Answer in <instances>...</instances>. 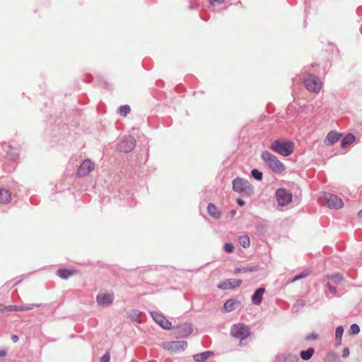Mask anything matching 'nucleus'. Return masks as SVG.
I'll return each instance as SVG.
<instances>
[{
  "instance_id": "nucleus-29",
  "label": "nucleus",
  "mask_w": 362,
  "mask_h": 362,
  "mask_svg": "<svg viewBox=\"0 0 362 362\" xmlns=\"http://www.w3.org/2000/svg\"><path fill=\"white\" fill-rule=\"evenodd\" d=\"M325 362H340V359L336 354L329 353L326 356Z\"/></svg>"
},
{
  "instance_id": "nucleus-50",
  "label": "nucleus",
  "mask_w": 362,
  "mask_h": 362,
  "mask_svg": "<svg viewBox=\"0 0 362 362\" xmlns=\"http://www.w3.org/2000/svg\"><path fill=\"white\" fill-rule=\"evenodd\" d=\"M358 216L360 218H362V210L359 211V212L358 213Z\"/></svg>"
},
{
  "instance_id": "nucleus-51",
  "label": "nucleus",
  "mask_w": 362,
  "mask_h": 362,
  "mask_svg": "<svg viewBox=\"0 0 362 362\" xmlns=\"http://www.w3.org/2000/svg\"><path fill=\"white\" fill-rule=\"evenodd\" d=\"M189 8H194V6H193L192 4H190V5H189Z\"/></svg>"
},
{
  "instance_id": "nucleus-40",
  "label": "nucleus",
  "mask_w": 362,
  "mask_h": 362,
  "mask_svg": "<svg viewBox=\"0 0 362 362\" xmlns=\"http://www.w3.org/2000/svg\"><path fill=\"white\" fill-rule=\"evenodd\" d=\"M110 355L107 353L101 357L100 362H110Z\"/></svg>"
},
{
  "instance_id": "nucleus-19",
  "label": "nucleus",
  "mask_w": 362,
  "mask_h": 362,
  "mask_svg": "<svg viewBox=\"0 0 362 362\" xmlns=\"http://www.w3.org/2000/svg\"><path fill=\"white\" fill-rule=\"evenodd\" d=\"M6 157L12 160H16L18 158L19 151L17 148L7 146L6 149Z\"/></svg>"
},
{
  "instance_id": "nucleus-20",
  "label": "nucleus",
  "mask_w": 362,
  "mask_h": 362,
  "mask_svg": "<svg viewBox=\"0 0 362 362\" xmlns=\"http://www.w3.org/2000/svg\"><path fill=\"white\" fill-rule=\"evenodd\" d=\"M240 302L235 299H229L223 305V309L226 312H231L235 310L239 305Z\"/></svg>"
},
{
  "instance_id": "nucleus-37",
  "label": "nucleus",
  "mask_w": 362,
  "mask_h": 362,
  "mask_svg": "<svg viewBox=\"0 0 362 362\" xmlns=\"http://www.w3.org/2000/svg\"><path fill=\"white\" fill-rule=\"evenodd\" d=\"M223 250L227 253H231L234 250V247L231 243H226L223 245Z\"/></svg>"
},
{
  "instance_id": "nucleus-46",
  "label": "nucleus",
  "mask_w": 362,
  "mask_h": 362,
  "mask_svg": "<svg viewBox=\"0 0 362 362\" xmlns=\"http://www.w3.org/2000/svg\"><path fill=\"white\" fill-rule=\"evenodd\" d=\"M11 339H12V341H13L14 343H16V342H17V341H18V337L17 335H16V334H13V335L11 336Z\"/></svg>"
},
{
  "instance_id": "nucleus-28",
  "label": "nucleus",
  "mask_w": 362,
  "mask_h": 362,
  "mask_svg": "<svg viewBox=\"0 0 362 362\" xmlns=\"http://www.w3.org/2000/svg\"><path fill=\"white\" fill-rule=\"evenodd\" d=\"M238 242L241 246H243L244 248H247L250 247V240L247 235H244L242 236H240L238 238Z\"/></svg>"
},
{
  "instance_id": "nucleus-5",
  "label": "nucleus",
  "mask_w": 362,
  "mask_h": 362,
  "mask_svg": "<svg viewBox=\"0 0 362 362\" xmlns=\"http://www.w3.org/2000/svg\"><path fill=\"white\" fill-rule=\"evenodd\" d=\"M230 332L233 337L240 339V341H243L250 335V328L243 324L234 325L231 327Z\"/></svg>"
},
{
  "instance_id": "nucleus-35",
  "label": "nucleus",
  "mask_w": 362,
  "mask_h": 362,
  "mask_svg": "<svg viewBox=\"0 0 362 362\" xmlns=\"http://www.w3.org/2000/svg\"><path fill=\"white\" fill-rule=\"evenodd\" d=\"M344 333V327L342 326H338L335 330V338H342Z\"/></svg>"
},
{
  "instance_id": "nucleus-33",
  "label": "nucleus",
  "mask_w": 362,
  "mask_h": 362,
  "mask_svg": "<svg viewBox=\"0 0 362 362\" xmlns=\"http://www.w3.org/2000/svg\"><path fill=\"white\" fill-rule=\"evenodd\" d=\"M119 110L120 114L123 115L124 116H126L128 113H129L130 110H131L130 107L127 105L120 106Z\"/></svg>"
},
{
  "instance_id": "nucleus-31",
  "label": "nucleus",
  "mask_w": 362,
  "mask_h": 362,
  "mask_svg": "<svg viewBox=\"0 0 362 362\" xmlns=\"http://www.w3.org/2000/svg\"><path fill=\"white\" fill-rule=\"evenodd\" d=\"M305 305V301L303 299H298L293 306V309L296 311L299 310V309L303 308Z\"/></svg>"
},
{
  "instance_id": "nucleus-38",
  "label": "nucleus",
  "mask_w": 362,
  "mask_h": 362,
  "mask_svg": "<svg viewBox=\"0 0 362 362\" xmlns=\"http://www.w3.org/2000/svg\"><path fill=\"white\" fill-rule=\"evenodd\" d=\"M254 269L252 268L249 267H243V268H235V273L238 274L240 272H252Z\"/></svg>"
},
{
  "instance_id": "nucleus-9",
  "label": "nucleus",
  "mask_w": 362,
  "mask_h": 362,
  "mask_svg": "<svg viewBox=\"0 0 362 362\" xmlns=\"http://www.w3.org/2000/svg\"><path fill=\"white\" fill-rule=\"evenodd\" d=\"M115 299L113 292L98 293L96 296V302L101 307H107L110 305Z\"/></svg>"
},
{
  "instance_id": "nucleus-44",
  "label": "nucleus",
  "mask_w": 362,
  "mask_h": 362,
  "mask_svg": "<svg viewBox=\"0 0 362 362\" xmlns=\"http://www.w3.org/2000/svg\"><path fill=\"white\" fill-rule=\"evenodd\" d=\"M223 1H224V0H209V2L211 4V5H212V6H215L216 4L222 3Z\"/></svg>"
},
{
  "instance_id": "nucleus-42",
  "label": "nucleus",
  "mask_w": 362,
  "mask_h": 362,
  "mask_svg": "<svg viewBox=\"0 0 362 362\" xmlns=\"http://www.w3.org/2000/svg\"><path fill=\"white\" fill-rule=\"evenodd\" d=\"M327 287L328 288L329 291L332 293H336V288L333 286H332L329 283H327Z\"/></svg>"
},
{
  "instance_id": "nucleus-30",
  "label": "nucleus",
  "mask_w": 362,
  "mask_h": 362,
  "mask_svg": "<svg viewBox=\"0 0 362 362\" xmlns=\"http://www.w3.org/2000/svg\"><path fill=\"white\" fill-rule=\"evenodd\" d=\"M251 175L256 180L260 181L262 180V173L257 169L252 170Z\"/></svg>"
},
{
  "instance_id": "nucleus-16",
  "label": "nucleus",
  "mask_w": 362,
  "mask_h": 362,
  "mask_svg": "<svg viewBox=\"0 0 362 362\" xmlns=\"http://www.w3.org/2000/svg\"><path fill=\"white\" fill-rule=\"evenodd\" d=\"M192 327L190 323H184L177 327V332L182 337H187L192 332Z\"/></svg>"
},
{
  "instance_id": "nucleus-41",
  "label": "nucleus",
  "mask_w": 362,
  "mask_h": 362,
  "mask_svg": "<svg viewBox=\"0 0 362 362\" xmlns=\"http://www.w3.org/2000/svg\"><path fill=\"white\" fill-rule=\"evenodd\" d=\"M350 354V351L349 348H344L342 351V357L343 358H347Z\"/></svg>"
},
{
  "instance_id": "nucleus-21",
  "label": "nucleus",
  "mask_w": 362,
  "mask_h": 362,
  "mask_svg": "<svg viewBox=\"0 0 362 362\" xmlns=\"http://www.w3.org/2000/svg\"><path fill=\"white\" fill-rule=\"evenodd\" d=\"M207 211L209 214L216 218H220L221 217V213L218 208L212 203H209L207 206Z\"/></svg>"
},
{
  "instance_id": "nucleus-8",
  "label": "nucleus",
  "mask_w": 362,
  "mask_h": 362,
  "mask_svg": "<svg viewBox=\"0 0 362 362\" xmlns=\"http://www.w3.org/2000/svg\"><path fill=\"white\" fill-rule=\"evenodd\" d=\"M279 205L284 206L292 201V194L284 188H279L276 192Z\"/></svg>"
},
{
  "instance_id": "nucleus-26",
  "label": "nucleus",
  "mask_w": 362,
  "mask_h": 362,
  "mask_svg": "<svg viewBox=\"0 0 362 362\" xmlns=\"http://www.w3.org/2000/svg\"><path fill=\"white\" fill-rule=\"evenodd\" d=\"M57 274L62 279H67L71 276H72L74 274V272L70 271V270L66 269H61L57 270Z\"/></svg>"
},
{
  "instance_id": "nucleus-18",
  "label": "nucleus",
  "mask_w": 362,
  "mask_h": 362,
  "mask_svg": "<svg viewBox=\"0 0 362 362\" xmlns=\"http://www.w3.org/2000/svg\"><path fill=\"white\" fill-rule=\"evenodd\" d=\"M264 292L265 289L262 287L257 288L251 297V300L255 305H259L261 304Z\"/></svg>"
},
{
  "instance_id": "nucleus-34",
  "label": "nucleus",
  "mask_w": 362,
  "mask_h": 362,
  "mask_svg": "<svg viewBox=\"0 0 362 362\" xmlns=\"http://www.w3.org/2000/svg\"><path fill=\"white\" fill-rule=\"evenodd\" d=\"M329 278L336 284H339L343 279V277L340 274H335L334 275L330 276Z\"/></svg>"
},
{
  "instance_id": "nucleus-6",
  "label": "nucleus",
  "mask_w": 362,
  "mask_h": 362,
  "mask_svg": "<svg viewBox=\"0 0 362 362\" xmlns=\"http://www.w3.org/2000/svg\"><path fill=\"white\" fill-rule=\"evenodd\" d=\"M323 204L327 207L333 209H339L344 206L342 199L338 196L332 194H325Z\"/></svg>"
},
{
  "instance_id": "nucleus-11",
  "label": "nucleus",
  "mask_w": 362,
  "mask_h": 362,
  "mask_svg": "<svg viewBox=\"0 0 362 362\" xmlns=\"http://www.w3.org/2000/svg\"><path fill=\"white\" fill-rule=\"evenodd\" d=\"M151 315L153 320L165 329H170L172 327L171 322L165 318L162 314L156 311L151 312Z\"/></svg>"
},
{
  "instance_id": "nucleus-15",
  "label": "nucleus",
  "mask_w": 362,
  "mask_h": 362,
  "mask_svg": "<svg viewBox=\"0 0 362 362\" xmlns=\"http://www.w3.org/2000/svg\"><path fill=\"white\" fill-rule=\"evenodd\" d=\"M41 304L38 303H33L25 305H8V310L9 312L11 311H26L33 310L35 308H40L41 307Z\"/></svg>"
},
{
  "instance_id": "nucleus-12",
  "label": "nucleus",
  "mask_w": 362,
  "mask_h": 362,
  "mask_svg": "<svg viewBox=\"0 0 362 362\" xmlns=\"http://www.w3.org/2000/svg\"><path fill=\"white\" fill-rule=\"evenodd\" d=\"M95 165L90 160H85L78 168L77 174L79 177L88 175L93 170Z\"/></svg>"
},
{
  "instance_id": "nucleus-39",
  "label": "nucleus",
  "mask_w": 362,
  "mask_h": 362,
  "mask_svg": "<svg viewBox=\"0 0 362 362\" xmlns=\"http://www.w3.org/2000/svg\"><path fill=\"white\" fill-rule=\"evenodd\" d=\"M318 338V335L316 333H311L305 337V340L307 341H311V340H315Z\"/></svg>"
},
{
  "instance_id": "nucleus-45",
  "label": "nucleus",
  "mask_w": 362,
  "mask_h": 362,
  "mask_svg": "<svg viewBox=\"0 0 362 362\" xmlns=\"http://www.w3.org/2000/svg\"><path fill=\"white\" fill-rule=\"evenodd\" d=\"M237 203L240 206H243L245 204V202L240 198L237 199Z\"/></svg>"
},
{
  "instance_id": "nucleus-17",
  "label": "nucleus",
  "mask_w": 362,
  "mask_h": 362,
  "mask_svg": "<svg viewBox=\"0 0 362 362\" xmlns=\"http://www.w3.org/2000/svg\"><path fill=\"white\" fill-rule=\"evenodd\" d=\"M341 137V134L335 131L329 132L325 139V144L327 146L332 145L337 142Z\"/></svg>"
},
{
  "instance_id": "nucleus-23",
  "label": "nucleus",
  "mask_w": 362,
  "mask_h": 362,
  "mask_svg": "<svg viewBox=\"0 0 362 362\" xmlns=\"http://www.w3.org/2000/svg\"><path fill=\"white\" fill-rule=\"evenodd\" d=\"M11 198V192L8 189L0 188V204L9 202Z\"/></svg>"
},
{
  "instance_id": "nucleus-1",
  "label": "nucleus",
  "mask_w": 362,
  "mask_h": 362,
  "mask_svg": "<svg viewBox=\"0 0 362 362\" xmlns=\"http://www.w3.org/2000/svg\"><path fill=\"white\" fill-rule=\"evenodd\" d=\"M261 158L274 173L281 174L285 170L284 165L270 152L262 151Z\"/></svg>"
},
{
  "instance_id": "nucleus-24",
  "label": "nucleus",
  "mask_w": 362,
  "mask_h": 362,
  "mask_svg": "<svg viewBox=\"0 0 362 362\" xmlns=\"http://www.w3.org/2000/svg\"><path fill=\"white\" fill-rule=\"evenodd\" d=\"M355 139H356V137L354 135H353L351 134H349L346 136H345L341 141V146L342 148H345L346 146L354 143Z\"/></svg>"
},
{
  "instance_id": "nucleus-22",
  "label": "nucleus",
  "mask_w": 362,
  "mask_h": 362,
  "mask_svg": "<svg viewBox=\"0 0 362 362\" xmlns=\"http://www.w3.org/2000/svg\"><path fill=\"white\" fill-rule=\"evenodd\" d=\"M214 353L212 351H204L200 354H197L193 356V358L196 362H204L206 361L210 356H213Z\"/></svg>"
},
{
  "instance_id": "nucleus-49",
  "label": "nucleus",
  "mask_w": 362,
  "mask_h": 362,
  "mask_svg": "<svg viewBox=\"0 0 362 362\" xmlns=\"http://www.w3.org/2000/svg\"><path fill=\"white\" fill-rule=\"evenodd\" d=\"M230 214H231V216H234L236 214V211L235 210H233V211H231Z\"/></svg>"
},
{
  "instance_id": "nucleus-2",
  "label": "nucleus",
  "mask_w": 362,
  "mask_h": 362,
  "mask_svg": "<svg viewBox=\"0 0 362 362\" xmlns=\"http://www.w3.org/2000/svg\"><path fill=\"white\" fill-rule=\"evenodd\" d=\"M270 148L283 156H288L293 151V143L276 139L272 143Z\"/></svg>"
},
{
  "instance_id": "nucleus-43",
  "label": "nucleus",
  "mask_w": 362,
  "mask_h": 362,
  "mask_svg": "<svg viewBox=\"0 0 362 362\" xmlns=\"http://www.w3.org/2000/svg\"><path fill=\"white\" fill-rule=\"evenodd\" d=\"M4 312H9V310H8V306L0 303V313H4Z\"/></svg>"
},
{
  "instance_id": "nucleus-3",
  "label": "nucleus",
  "mask_w": 362,
  "mask_h": 362,
  "mask_svg": "<svg viewBox=\"0 0 362 362\" xmlns=\"http://www.w3.org/2000/svg\"><path fill=\"white\" fill-rule=\"evenodd\" d=\"M233 189L243 196H250L253 193V187L250 183L243 178L237 177L233 180Z\"/></svg>"
},
{
  "instance_id": "nucleus-47",
  "label": "nucleus",
  "mask_w": 362,
  "mask_h": 362,
  "mask_svg": "<svg viewBox=\"0 0 362 362\" xmlns=\"http://www.w3.org/2000/svg\"><path fill=\"white\" fill-rule=\"evenodd\" d=\"M7 354V351L6 350H0V357H4L5 356H6Z\"/></svg>"
},
{
  "instance_id": "nucleus-27",
  "label": "nucleus",
  "mask_w": 362,
  "mask_h": 362,
  "mask_svg": "<svg viewBox=\"0 0 362 362\" xmlns=\"http://www.w3.org/2000/svg\"><path fill=\"white\" fill-rule=\"evenodd\" d=\"M141 313L138 310H132L129 314V317L134 322H141Z\"/></svg>"
},
{
  "instance_id": "nucleus-14",
  "label": "nucleus",
  "mask_w": 362,
  "mask_h": 362,
  "mask_svg": "<svg viewBox=\"0 0 362 362\" xmlns=\"http://www.w3.org/2000/svg\"><path fill=\"white\" fill-rule=\"evenodd\" d=\"M298 357L291 354H279L275 357V362H298Z\"/></svg>"
},
{
  "instance_id": "nucleus-32",
  "label": "nucleus",
  "mask_w": 362,
  "mask_h": 362,
  "mask_svg": "<svg viewBox=\"0 0 362 362\" xmlns=\"http://www.w3.org/2000/svg\"><path fill=\"white\" fill-rule=\"evenodd\" d=\"M309 274L308 272H303L300 274L296 275L295 277H293L292 279L289 281V283H293L296 282L298 280L302 279L303 278H305Z\"/></svg>"
},
{
  "instance_id": "nucleus-10",
  "label": "nucleus",
  "mask_w": 362,
  "mask_h": 362,
  "mask_svg": "<svg viewBox=\"0 0 362 362\" xmlns=\"http://www.w3.org/2000/svg\"><path fill=\"white\" fill-rule=\"evenodd\" d=\"M135 142L136 140L133 136H126L118 144V148L125 153L130 152L134 148Z\"/></svg>"
},
{
  "instance_id": "nucleus-4",
  "label": "nucleus",
  "mask_w": 362,
  "mask_h": 362,
  "mask_svg": "<svg viewBox=\"0 0 362 362\" xmlns=\"http://www.w3.org/2000/svg\"><path fill=\"white\" fill-rule=\"evenodd\" d=\"M304 85L305 88L313 93H319L322 88V82L320 78L313 75L308 74L304 78Z\"/></svg>"
},
{
  "instance_id": "nucleus-7",
  "label": "nucleus",
  "mask_w": 362,
  "mask_h": 362,
  "mask_svg": "<svg viewBox=\"0 0 362 362\" xmlns=\"http://www.w3.org/2000/svg\"><path fill=\"white\" fill-rule=\"evenodd\" d=\"M187 346L185 341H167L163 344V347L165 350L170 351L172 353H177L184 351Z\"/></svg>"
},
{
  "instance_id": "nucleus-25",
  "label": "nucleus",
  "mask_w": 362,
  "mask_h": 362,
  "mask_svg": "<svg viewBox=\"0 0 362 362\" xmlns=\"http://www.w3.org/2000/svg\"><path fill=\"white\" fill-rule=\"evenodd\" d=\"M315 353V349L313 348H308L307 350L301 351L300 352V358L304 361H308L312 358Z\"/></svg>"
},
{
  "instance_id": "nucleus-13",
  "label": "nucleus",
  "mask_w": 362,
  "mask_h": 362,
  "mask_svg": "<svg viewBox=\"0 0 362 362\" xmlns=\"http://www.w3.org/2000/svg\"><path fill=\"white\" fill-rule=\"evenodd\" d=\"M242 284V280L240 279H226L221 281L217 287L221 290H227L229 288H235L238 287Z\"/></svg>"
},
{
  "instance_id": "nucleus-36",
  "label": "nucleus",
  "mask_w": 362,
  "mask_h": 362,
  "mask_svg": "<svg viewBox=\"0 0 362 362\" xmlns=\"http://www.w3.org/2000/svg\"><path fill=\"white\" fill-rule=\"evenodd\" d=\"M360 332V327L357 324H352L350 327V332L353 334H357Z\"/></svg>"
},
{
  "instance_id": "nucleus-48",
  "label": "nucleus",
  "mask_w": 362,
  "mask_h": 362,
  "mask_svg": "<svg viewBox=\"0 0 362 362\" xmlns=\"http://www.w3.org/2000/svg\"><path fill=\"white\" fill-rule=\"evenodd\" d=\"M341 344V338H336V346H339Z\"/></svg>"
}]
</instances>
